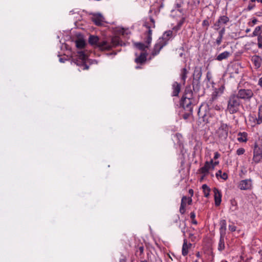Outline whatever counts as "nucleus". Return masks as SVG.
Wrapping results in <instances>:
<instances>
[{
	"instance_id": "f257e3e1",
	"label": "nucleus",
	"mask_w": 262,
	"mask_h": 262,
	"mask_svg": "<svg viewBox=\"0 0 262 262\" xmlns=\"http://www.w3.org/2000/svg\"><path fill=\"white\" fill-rule=\"evenodd\" d=\"M89 42L92 46H96L102 51H108L113 48L119 46H122V41L118 36H114L111 38V41L106 40L99 41V38L97 36L90 35L89 38Z\"/></svg>"
},
{
	"instance_id": "f03ea898",
	"label": "nucleus",
	"mask_w": 262,
	"mask_h": 262,
	"mask_svg": "<svg viewBox=\"0 0 262 262\" xmlns=\"http://www.w3.org/2000/svg\"><path fill=\"white\" fill-rule=\"evenodd\" d=\"M194 101V100L191 97L190 93L183 95L180 105L182 108L180 115L184 119L187 120L192 115L193 107L195 105Z\"/></svg>"
},
{
	"instance_id": "7ed1b4c3",
	"label": "nucleus",
	"mask_w": 262,
	"mask_h": 262,
	"mask_svg": "<svg viewBox=\"0 0 262 262\" xmlns=\"http://www.w3.org/2000/svg\"><path fill=\"white\" fill-rule=\"evenodd\" d=\"M242 106L241 100L234 94L230 95L227 102V110L230 114H235L239 111Z\"/></svg>"
},
{
	"instance_id": "20e7f679",
	"label": "nucleus",
	"mask_w": 262,
	"mask_h": 262,
	"mask_svg": "<svg viewBox=\"0 0 262 262\" xmlns=\"http://www.w3.org/2000/svg\"><path fill=\"white\" fill-rule=\"evenodd\" d=\"M262 160V140H258L255 142L253 146V156L251 165L255 166L260 163Z\"/></svg>"
},
{
	"instance_id": "39448f33",
	"label": "nucleus",
	"mask_w": 262,
	"mask_h": 262,
	"mask_svg": "<svg viewBox=\"0 0 262 262\" xmlns=\"http://www.w3.org/2000/svg\"><path fill=\"white\" fill-rule=\"evenodd\" d=\"M229 127L227 124L221 123L220 126L216 132V135L219 141L223 143L227 138L228 135Z\"/></svg>"
},
{
	"instance_id": "423d86ee",
	"label": "nucleus",
	"mask_w": 262,
	"mask_h": 262,
	"mask_svg": "<svg viewBox=\"0 0 262 262\" xmlns=\"http://www.w3.org/2000/svg\"><path fill=\"white\" fill-rule=\"evenodd\" d=\"M77 54V57L73 59V62L77 66L81 67L82 70L89 69V67L85 63L88 58L86 55L83 51H79Z\"/></svg>"
},
{
	"instance_id": "0eeeda50",
	"label": "nucleus",
	"mask_w": 262,
	"mask_h": 262,
	"mask_svg": "<svg viewBox=\"0 0 262 262\" xmlns=\"http://www.w3.org/2000/svg\"><path fill=\"white\" fill-rule=\"evenodd\" d=\"M241 100L250 101L254 96L253 91L249 89H239L236 93H234Z\"/></svg>"
},
{
	"instance_id": "6e6552de",
	"label": "nucleus",
	"mask_w": 262,
	"mask_h": 262,
	"mask_svg": "<svg viewBox=\"0 0 262 262\" xmlns=\"http://www.w3.org/2000/svg\"><path fill=\"white\" fill-rule=\"evenodd\" d=\"M211 107H209L207 105L202 104L199 107L198 111V116L200 118H202L204 122H209V119L211 117L210 113V109Z\"/></svg>"
},
{
	"instance_id": "1a4fd4ad",
	"label": "nucleus",
	"mask_w": 262,
	"mask_h": 262,
	"mask_svg": "<svg viewBox=\"0 0 262 262\" xmlns=\"http://www.w3.org/2000/svg\"><path fill=\"white\" fill-rule=\"evenodd\" d=\"M150 21L151 24L149 25L148 23H144L143 24V26L145 27L147 30L145 33L144 35H146V42L148 44H150L152 40V30L151 28H154L155 27V21L153 18H150Z\"/></svg>"
},
{
	"instance_id": "9d476101",
	"label": "nucleus",
	"mask_w": 262,
	"mask_h": 262,
	"mask_svg": "<svg viewBox=\"0 0 262 262\" xmlns=\"http://www.w3.org/2000/svg\"><path fill=\"white\" fill-rule=\"evenodd\" d=\"M213 164V160L211 159L210 161H206L205 163L204 166L199 169V172L203 174V177L207 176L210 169H214Z\"/></svg>"
},
{
	"instance_id": "9b49d317",
	"label": "nucleus",
	"mask_w": 262,
	"mask_h": 262,
	"mask_svg": "<svg viewBox=\"0 0 262 262\" xmlns=\"http://www.w3.org/2000/svg\"><path fill=\"white\" fill-rule=\"evenodd\" d=\"M162 40L159 39L157 40V43L155 45L153 50L151 53V55L155 56L158 55L161 50L166 45V42H162Z\"/></svg>"
},
{
	"instance_id": "f8f14e48",
	"label": "nucleus",
	"mask_w": 262,
	"mask_h": 262,
	"mask_svg": "<svg viewBox=\"0 0 262 262\" xmlns=\"http://www.w3.org/2000/svg\"><path fill=\"white\" fill-rule=\"evenodd\" d=\"M238 187L241 190L251 189L252 187V180L249 179L241 181Z\"/></svg>"
},
{
	"instance_id": "ddd939ff",
	"label": "nucleus",
	"mask_w": 262,
	"mask_h": 262,
	"mask_svg": "<svg viewBox=\"0 0 262 262\" xmlns=\"http://www.w3.org/2000/svg\"><path fill=\"white\" fill-rule=\"evenodd\" d=\"M188 200V204L191 205L192 203V199L191 197L183 196L181 200V206L180 208V212L183 214L185 212V207L186 206V201Z\"/></svg>"
},
{
	"instance_id": "4468645a",
	"label": "nucleus",
	"mask_w": 262,
	"mask_h": 262,
	"mask_svg": "<svg viewBox=\"0 0 262 262\" xmlns=\"http://www.w3.org/2000/svg\"><path fill=\"white\" fill-rule=\"evenodd\" d=\"M104 17L100 14H94L92 17V21L98 26H102L104 22Z\"/></svg>"
},
{
	"instance_id": "2eb2a0df",
	"label": "nucleus",
	"mask_w": 262,
	"mask_h": 262,
	"mask_svg": "<svg viewBox=\"0 0 262 262\" xmlns=\"http://www.w3.org/2000/svg\"><path fill=\"white\" fill-rule=\"evenodd\" d=\"M213 191L214 192L215 205L216 206H219L222 201V193L221 191L215 187L213 188Z\"/></svg>"
},
{
	"instance_id": "dca6fc26",
	"label": "nucleus",
	"mask_w": 262,
	"mask_h": 262,
	"mask_svg": "<svg viewBox=\"0 0 262 262\" xmlns=\"http://www.w3.org/2000/svg\"><path fill=\"white\" fill-rule=\"evenodd\" d=\"M172 33L173 32L171 30L166 31L164 33L162 36L159 38V39L162 40V42H166L167 45L172 36Z\"/></svg>"
},
{
	"instance_id": "f3484780",
	"label": "nucleus",
	"mask_w": 262,
	"mask_h": 262,
	"mask_svg": "<svg viewBox=\"0 0 262 262\" xmlns=\"http://www.w3.org/2000/svg\"><path fill=\"white\" fill-rule=\"evenodd\" d=\"M251 61L254 64L256 69H258L260 67L262 62L261 58L258 55H254L252 57Z\"/></svg>"
},
{
	"instance_id": "a211bd4d",
	"label": "nucleus",
	"mask_w": 262,
	"mask_h": 262,
	"mask_svg": "<svg viewBox=\"0 0 262 262\" xmlns=\"http://www.w3.org/2000/svg\"><path fill=\"white\" fill-rule=\"evenodd\" d=\"M202 75V72L201 68L195 67L193 73V79L200 80Z\"/></svg>"
},
{
	"instance_id": "6ab92c4d",
	"label": "nucleus",
	"mask_w": 262,
	"mask_h": 262,
	"mask_svg": "<svg viewBox=\"0 0 262 262\" xmlns=\"http://www.w3.org/2000/svg\"><path fill=\"white\" fill-rule=\"evenodd\" d=\"M191 244H187L186 239H184L183 241V244L182 246V254L183 256H186L189 252V249L191 246Z\"/></svg>"
},
{
	"instance_id": "aec40b11",
	"label": "nucleus",
	"mask_w": 262,
	"mask_h": 262,
	"mask_svg": "<svg viewBox=\"0 0 262 262\" xmlns=\"http://www.w3.org/2000/svg\"><path fill=\"white\" fill-rule=\"evenodd\" d=\"M146 56L147 54L146 53H141L139 56L135 58V61L138 64H143L146 61Z\"/></svg>"
},
{
	"instance_id": "412c9836",
	"label": "nucleus",
	"mask_w": 262,
	"mask_h": 262,
	"mask_svg": "<svg viewBox=\"0 0 262 262\" xmlns=\"http://www.w3.org/2000/svg\"><path fill=\"white\" fill-rule=\"evenodd\" d=\"M231 54L230 52L226 51L218 55L216 57L215 59L219 61H222L223 60L227 59L229 57L231 56Z\"/></svg>"
},
{
	"instance_id": "4be33fe9",
	"label": "nucleus",
	"mask_w": 262,
	"mask_h": 262,
	"mask_svg": "<svg viewBox=\"0 0 262 262\" xmlns=\"http://www.w3.org/2000/svg\"><path fill=\"white\" fill-rule=\"evenodd\" d=\"M172 94L173 96H178L180 90H181V85L177 82H174L172 84Z\"/></svg>"
},
{
	"instance_id": "5701e85b",
	"label": "nucleus",
	"mask_w": 262,
	"mask_h": 262,
	"mask_svg": "<svg viewBox=\"0 0 262 262\" xmlns=\"http://www.w3.org/2000/svg\"><path fill=\"white\" fill-rule=\"evenodd\" d=\"M220 234H226V227L227 223L225 220H222L220 222Z\"/></svg>"
},
{
	"instance_id": "b1692460",
	"label": "nucleus",
	"mask_w": 262,
	"mask_h": 262,
	"mask_svg": "<svg viewBox=\"0 0 262 262\" xmlns=\"http://www.w3.org/2000/svg\"><path fill=\"white\" fill-rule=\"evenodd\" d=\"M226 234H220V241L218 245V250L220 251H223L225 249V238Z\"/></svg>"
},
{
	"instance_id": "393cba45",
	"label": "nucleus",
	"mask_w": 262,
	"mask_h": 262,
	"mask_svg": "<svg viewBox=\"0 0 262 262\" xmlns=\"http://www.w3.org/2000/svg\"><path fill=\"white\" fill-rule=\"evenodd\" d=\"M230 21L229 18L226 15H222L219 17L217 21L222 26L227 25Z\"/></svg>"
},
{
	"instance_id": "a878e982",
	"label": "nucleus",
	"mask_w": 262,
	"mask_h": 262,
	"mask_svg": "<svg viewBox=\"0 0 262 262\" xmlns=\"http://www.w3.org/2000/svg\"><path fill=\"white\" fill-rule=\"evenodd\" d=\"M237 141L239 142H246L247 141V133L246 132H239L238 134Z\"/></svg>"
},
{
	"instance_id": "bb28decb",
	"label": "nucleus",
	"mask_w": 262,
	"mask_h": 262,
	"mask_svg": "<svg viewBox=\"0 0 262 262\" xmlns=\"http://www.w3.org/2000/svg\"><path fill=\"white\" fill-rule=\"evenodd\" d=\"M188 73V70L186 69V68H184L181 70V79L183 82V83L184 84L185 83L186 79L187 77V74Z\"/></svg>"
},
{
	"instance_id": "cd10ccee",
	"label": "nucleus",
	"mask_w": 262,
	"mask_h": 262,
	"mask_svg": "<svg viewBox=\"0 0 262 262\" xmlns=\"http://www.w3.org/2000/svg\"><path fill=\"white\" fill-rule=\"evenodd\" d=\"M146 35H145V41H146ZM147 45H145L142 42H137L136 43L135 46L137 48L139 49L141 51H145L146 48H148L150 44H148L146 42H145Z\"/></svg>"
},
{
	"instance_id": "c85d7f7f",
	"label": "nucleus",
	"mask_w": 262,
	"mask_h": 262,
	"mask_svg": "<svg viewBox=\"0 0 262 262\" xmlns=\"http://www.w3.org/2000/svg\"><path fill=\"white\" fill-rule=\"evenodd\" d=\"M261 28H262V26H257L254 30V31L253 32L252 34L249 35V36L251 37H255L257 35L261 34H262Z\"/></svg>"
},
{
	"instance_id": "c756f323",
	"label": "nucleus",
	"mask_w": 262,
	"mask_h": 262,
	"mask_svg": "<svg viewBox=\"0 0 262 262\" xmlns=\"http://www.w3.org/2000/svg\"><path fill=\"white\" fill-rule=\"evenodd\" d=\"M216 98H217L216 94H213L211 95V97L209 100H208L207 103L206 104H204L203 105H207L208 107L212 108L213 107L212 103H213V101L216 99Z\"/></svg>"
},
{
	"instance_id": "7c9ffc66",
	"label": "nucleus",
	"mask_w": 262,
	"mask_h": 262,
	"mask_svg": "<svg viewBox=\"0 0 262 262\" xmlns=\"http://www.w3.org/2000/svg\"><path fill=\"white\" fill-rule=\"evenodd\" d=\"M192 85L193 91L196 92H198L201 86L200 80L193 79Z\"/></svg>"
},
{
	"instance_id": "2f4dec72",
	"label": "nucleus",
	"mask_w": 262,
	"mask_h": 262,
	"mask_svg": "<svg viewBox=\"0 0 262 262\" xmlns=\"http://www.w3.org/2000/svg\"><path fill=\"white\" fill-rule=\"evenodd\" d=\"M257 124H260L262 123V105L259 106L258 117L255 119Z\"/></svg>"
},
{
	"instance_id": "473e14b6",
	"label": "nucleus",
	"mask_w": 262,
	"mask_h": 262,
	"mask_svg": "<svg viewBox=\"0 0 262 262\" xmlns=\"http://www.w3.org/2000/svg\"><path fill=\"white\" fill-rule=\"evenodd\" d=\"M230 207L229 208V211L230 212H233L237 209V203L235 200H230Z\"/></svg>"
},
{
	"instance_id": "72a5a7b5",
	"label": "nucleus",
	"mask_w": 262,
	"mask_h": 262,
	"mask_svg": "<svg viewBox=\"0 0 262 262\" xmlns=\"http://www.w3.org/2000/svg\"><path fill=\"white\" fill-rule=\"evenodd\" d=\"M202 188L203 189L204 196L206 198H208L210 194V188L206 184H203L202 186Z\"/></svg>"
},
{
	"instance_id": "f704fd0d",
	"label": "nucleus",
	"mask_w": 262,
	"mask_h": 262,
	"mask_svg": "<svg viewBox=\"0 0 262 262\" xmlns=\"http://www.w3.org/2000/svg\"><path fill=\"white\" fill-rule=\"evenodd\" d=\"M178 221H179V222H181V221H180V218L179 216H177V218L175 220V222L177 223ZM182 222L184 223L183 226H181V224L180 223L179 225V227L181 229L182 232L184 236H185L186 231H185V228H186V223L185 221H182Z\"/></svg>"
},
{
	"instance_id": "c9c22d12",
	"label": "nucleus",
	"mask_w": 262,
	"mask_h": 262,
	"mask_svg": "<svg viewBox=\"0 0 262 262\" xmlns=\"http://www.w3.org/2000/svg\"><path fill=\"white\" fill-rule=\"evenodd\" d=\"M85 46V42L83 39H78L76 41V46L78 49H82Z\"/></svg>"
},
{
	"instance_id": "e433bc0d",
	"label": "nucleus",
	"mask_w": 262,
	"mask_h": 262,
	"mask_svg": "<svg viewBox=\"0 0 262 262\" xmlns=\"http://www.w3.org/2000/svg\"><path fill=\"white\" fill-rule=\"evenodd\" d=\"M222 27V26L220 24L219 22L217 21V20L214 24V25L213 26V28L215 30H219Z\"/></svg>"
},
{
	"instance_id": "4c0bfd02",
	"label": "nucleus",
	"mask_w": 262,
	"mask_h": 262,
	"mask_svg": "<svg viewBox=\"0 0 262 262\" xmlns=\"http://www.w3.org/2000/svg\"><path fill=\"white\" fill-rule=\"evenodd\" d=\"M258 22V20L257 18H253L252 19V20H251V21H249L248 23V25L251 26V27H253L254 26V25H255Z\"/></svg>"
},
{
	"instance_id": "58836bf2",
	"label": "nucleus",
	"mask_w": 262,
	"mask_h": 262,
	"mask_svg": "<svg viewBox=\"0 0 262 262\" xmlns=\"http://www.w3.org/2000/svg\"><path fill=\"white\" fill-rule=\"evenodd\" d=\"M245 152V150L244 148H239L236 150V154L238 156L243 155Z\"/></svg>"
},
{
	"instance_id": "ea45409f",
	"label": "nucleus",
	"mask_w": 262,
	"mask_h": 262,
	"mask_svg": "<svg viewBox=\"0 0 262 262\" xmlns=\"http://www.w3.org/2000/svg\"><path fill=\"white\" fill-rule=\"evenodd\" d=\"M223 38V36H221L220 35L218 36V37H217L216 41H215V43L217 45L219 46V45H221V43L222 41Z\"/></svg>"
},
{
	"instance_id": "a19ab883",
	"label": "nucleus",
	"mask_w": 262,
	"mask_h": 262,
	"mask_svg": "<svg viewBox=\"0 0 262 262\" xmlns=\"http://www.w3.org/2000/svg\"><path fill=\"white\" fill-rule=\"evenodd\" d=\"M190 93L191 94V97H193V92L192 91H191V90L190 89V87H187L186 89H185V93L184 94H188V93Z\"/></svg>"
},
{
	"instance_id": "79ce46f5",
	"label": "nucleus",
	"mask_w": 262,
	"mask_h": 262,
	"mask_svg": "<svg viewBox=\"0 0 262 262\" xmlns=\"http://www.w3.org/2000/svg\"><path fill=\"white\" fill-rule=\"evenodd\" d=\"M202 26L203 27H206V29H208V26H209V22L207 19H205L203 21Z\"/></svg>"
},
{
	"instance_id": "37998d69",
	"label": "nucleus",
	"mask_w": 262,
	"mask_h": 262,
	"mask_svg": "<svg viewBox=\"0 0 262 262\" xmlns=\"http://www.w3.org/2000/svg\"><path fill=\"white\" fill-rule=\"evenodd\" d=\"M225 33V28L222 27V29L219 31V35H220L221 36H224V35Z\"/></svg>"
},
{
	"instance_id": "c03bdc74",
	"label": "nucleus",
	"mask_w": 262,
	"mask_h": 262,
	"mask_svg": "<svg viewBox=\"0 0 262 262\" xmlns=\"http://www.w3.org/2000/svg\"><path fill=\"white\" fill-rule=\"evenodd\" d=\"M255 7V5L254 4H251V3H249L248 7H247V10L248 11H251V10H252L254 7Z\"/></svg>"
},
{
	"instance_id": "a18cd8bd",
	"label": "nucleus",
	"mask_w": 262,
	"mask_h": 262,
	"mask_svg": "<svg viewBox=\"0 0 262 262\" xmlns=\"http://www.w3.org/2000/svg\"><path fill=\"white\" fill-rule=\"evenodd\" d=\"M222 179L226 180L228 179V175L226 172L222 173L221 176L220 177Z\"/></svg>"
},
{
	"instance_id": "49530a36",
	"label": "nucleus",
	"mask_w": 262,
	"mask_h": 262,
	"mask_svg": "<svg viewBox=\"0 0 262 262\" xmlns=\"http://www.w3.org/2000/svg\"><path fill=\"white\" fill-rule=\"evenodd\" d=\"M229 229L232 232L235 231L236 229V227L234 225H229Z\"/></svg>"
},
{
	"instance_id": "de8ad7c7",
	"label": "nucleus",
	"mask_w": 262,
	"mask_h": 262,
	"mask_svg": "<svg viewBox=\"0 0 262 262\" xmlns=\"http://www.w3.org/2000/svg\"><path fill=\"white\" fill-rule=\"evenodd\" d=\"M190 217L192 220L195 219V213L194 212H191L190 214Z\"/></svg>"
},
{
	"instance_id": "09e8293b",
	"label": "nucleus",
	"mask_w": 262,
	"mask_h": 262,
	"mask_svg": "<svg viewBox=\"0 0 262 262\" xmlns=\"http://www.w3.org/2000/svg\"><path fill=\"white\" fill-rule=\"evenodd\" d=\"M220 157V154L218 152H215L214 154V159H217Z\"/></svg>"
},
{
	"instance_id": "8fccbe9b",
	"label": "nucleus",
	"mask_w": 262,
	"mask_h": 262,
	"mask_svg": "<svg viewBox=\"0 0 262 262\" xmlns=\"http://www.w3.org/2000/svg\"><path fill=\"white\" fill-rule=\"evenodd\" d=\"M257 37V42H262V34L256 36Z\"/></svg>"
},
{
	"instance_id": "3c124183",
	"label": "nucleus",
	"mask_w": 262,
	"mask_h": 262,
	"mask_svg": "<svg viewBox=\"0 0 262 262\" xmlns=\"http://www.w3.org/2000/svg\"><path fill=\"white\" fill-rule=\"evenodd\" d=\"M258 85L262 88V77L259 79L258 81Z\"/></svg>"
},
{
	"instance_id": "603ef678",
	"label": "nucleus",
	"mask_w": 262,
	"mask_h": 262,
	"mask_svg": "<svg viewBox=\"0 0 262 262\" xmlns=\"http://www.w3.org/2000/svg\"><path fill=\"white\" fill-rule=\"evenodd\" d=\"M222 172L221 170H218L217 172L215 174L216 177H219V176L221 177Z\"/></svg>"
},
{
	"instance_id": "864d4df0",
	"label": "nucleus",
	"mask_w": 262,
	"mask_h": 262,
	"mask_svg": "<svg viewBox=\"0 0 262 262\" xmlns=\"http://www.w3.org/2000/svg\"><path fill=\"white\" fill-rule=\"evenodd\" d=\"M258 47L259 49H262V42H257Z\"/></svg>"
},
{
	"instance_id": "5fc2aeb1",
	"label": "nucleus",
	"mask_w": 262,
	"mask_h": 262,
	"mask_svg": "<svg viewBox=\"0 0 262 262\" xmlns=\"http://www.w3.org/2000/svg\"><path fill=\"white\" fill-rule=\"evenodd\" d=\"M189 193L191 195V197L193 195V190L191 189L189 190Z\"/></svg>"
},
{
	"instance_id": "6e6d98bb",
	"label": "nucleus",
	"mask_w": 262,
	"mask_h": 262,
	"mask_svg": "<svg viewBox=\"0 0 262 262\" xmlns=\"http://www.w3.org/2000/svg\"><path fill=\"white\" fill-rule=\"evenodd\" d=\"M66 60V58H60L59 59V61L60 62H64V61Z\"/></svg>"
},
{
	"instance_id": "4d7b16f0",
	"label": "nucleus",
	"mask_w": 262,
	"mask_h": 262,
	"mask_svg": "<svg viewBox=\"0 0 262 262\" xmlns=\"http://www.w3.org/2000/svg\"><path fill=\"white\" fill-rule=\"evenodd\" d=\"M192 223L194 225H196L198 224V222L196 220L193 219L192 220Z\"/></svg>"
},
{
	"instance_id": "13d9d810",
	"label": "nucleus",
	"mask_w": 262,
	"mask_h": 262,
	"mask_svg": "<svg viewBox=\"0 0 262 262\" xmlns=\"http://www.w3.org/2000/svg\"><path fill=\"white\" fill-rule=\"evenodd\" d=\"M219 161H215V162L213 161L212 165H213L214 167L216 165L219 164Z\"/></svg>"
},
{
	"instance_id": "bf43d9fd",
	"label": "nucleus",
	"mask_w": 262,
	"mask_h": 262,
	"mask_svg": "<svg viewBox=\"0 0 262 262\" xmlns=\"http://www.w3.org/2000/svg\"><path fill=\"white\" fill-rule=\"evenodd\" d=\"M119 262H126V260L125 258H123L120 259Z\"/></svg>"
},
{
	"instance_id": "052dcab7",
	"label": "nucleus",
	"mask_w": 262,
	"mask_h": 262,
	"mask_svg": "<svg viewBox=\"0 0 262 262\" xmlns=\"http://www.w3.org/2000/svg\"><path fill=\"white\" fill-rule=\"evenodd\" d=\"M139 250H140V252L142 253L143 252V250H144L143 247H139Z\"/></svg>"
},
{
	"instance_id": "680f3d73",
	"label": "nucleus",
	"mask_w": 262,
	"mask_h": 262,
	"mask_svg": "<svg viewBox=\"0 0 262 262\" xmlns=\"http://www.w3.org/2000/svg\"><path fill=\"white\" fill-rule=\"evenodd\" d=\"M196 256L198 258H200L201 257V254L199 252L196 253Z\"/></svg>"
},
{
	"instance_id": "e2e57ef3",
	"label": "nucleus",
	"mask_w": 262,
	"mask_h": 262,
	"mask_svg": "<svg viewBox=\"0 0 262 262\" xmlns=\"http://www.w3.org/2000/svg\"><path fill=\"white\" fill-rule=\"evenodd\" d=\"M250 31H251L250 29H249V28H247V29H246V31H245V32H246L247 33H248L250 32Z\"/></svg>"
},
{
	"instance_id": "0e129e2a",
	"label": "nucleus",
	"mask_w": 262,
	"mask_h": 262,
	"mask_svg": "<svg viewBox=\"0 0 262 262\" xmlns=\"http://www.w3.org/2000/svg\"><path fill=\"white\" fill-rule=\"evenodd\" d=\"M256 1H257L258 2H260V3H262V0H256Z\"/></svg>"
},
{
	"instance_id": "69168bd1",
	"label": "nucleus",
	"mask_w": 262,
	"mask_h": 262,
	"mask_svg": "<svg viewBox=\"0 0 262 262\" xmlns=\"http://www.w3.org/2000/svg\"><path fill=\"white\" fill-rule=\"evenodd\" d=\"M256 0H250V2H252V3H254L256 1Z\"/></svg>"
},
{
	"instance_id": "338daca9",
	"label": "nucleus",
	"mask_w": 262,
	"mask_h": 262,
	"mask_svg": "<svg viewBox=\"0 0 262 262\" xmlns=\"http://www.w3.org/2000/svg\"><path fill=\"white\" fill-rule=\"evenodd\" d=\"M141 262H147V260H141Z\"/></svg>"
},
{
	"instance_id": "774afa93",
	"label": "nucleus",
	"mask_w": 262,
	"mask_h": 262,
	"mask_svg": "<svg viewBox=\"0 0 262 262\" xmlns=\"http://www.w3.org/2000/svg\"><path fill=\"white\" fill-rule=\"evenodd\" d=\"M193 262H199L198 260H195V261H193Z\"/></svg>"
}]
</instances>
